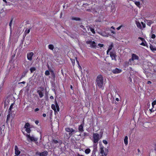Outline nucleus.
<instances>
[{"mask_svg": "<svg viewBox=\"0 0 156 156\" xmlns=\"http://www.w3.org/2000/svg\"><path fill=\"white\" fill-rule=\"evenodd\" d=\"M96 85L100 88H103V79L101 75H98L96 78Z\"/></svg>", "mask_w": 156, "mask_h": 156, "instance_id": "nucleus-1", "label": "nucleus"}, {"mask_svg": "<svg viewBox=\"0 0 156 156\" xmlns=\"http://www.w3.org/2000/svg\"><path fill=\"white\" fill-rule=\"evenodd\" d=\"M101 137H100L99 134L97 133H94L93 135V141L94 143V147L96 146L99 140Z\"/></svg>", "mask_w": 156, "mask_h": 156, "instance_id": "nucleus-2", "label": "nucleus"}, {"mask_svg": "<svg viewBox=\"0 0 156 156\" xmlns=\"http://www.w3.org/2000/svg\"><path fill=\"white\" fill-rule=\"evenodd\" d=\"M55 105L54 104H52L51 105V108L53 109L55 112L57 111V112H59V106L56 100L55 101Z\"/></svg>", "mask_w": 156, "mask_h": 156, "instance_id": "nucleus-3", "label": "nucleus"}, {"mask_svg": "<svg viewBox=\"0 0 156 156\" xmlns=\"http://www.w3.org/2000/svg\"><path fill=\"white\" fill-rule=\"evenodd\" d=\"M86 43L87 44L90 45V47L92 48L96 49L97 48V44L94 41H87L86 42Z\"/></svg>", "mask_w": 156, "mask_h": 156, "instance_id": "nucleus-4", "label": "nucleus"}, {"mask_svg": "<svg viewBox=\"0 0 156 156\" xmlns=\"http://www.w3.org/2000/svg\"><path fill=\"white\" fill-rule=\"evenodd\" d=\"M65 130L67 132H69V136H71L73 134L76 132V131L72 128H66Z\"/></svg>", "mask_w": 156, "mask_h": 156, "instance_id": "nucleus-5", "label": "nucleus"}, {"mask_svg": "<svg viewBox=\"0 0 156 156\" xmlns=\"http://www.w3.org/2000/svg\"><path fill=\"white\" fill-rule=\"evenodd\" d=\"M39 88L40 90H37V92L38 94L40 97V98H42L44 96L43 93L42 92L44 91V88L42 87H40L38 89H39Z\"/></svg>", "mask_w": 156, "mask_h": 156, "instance_id": "nucleus-6", "label": "nucleus"}, {"mask_svg": "<svg viewBox=\"0 0 156 156\" xmlns=\"http://www.w3.org/2000/svg\"><path fill=\"white\" fill-rule=\"evenodd\" d=\"M141 24L142 25V27L140 23L139 22H136V24L137 27L140 29H143V28H144L146 27L145 24L143 22H141Z\"/></svg>", "mask_w": 156, "mask_h": 156, "instance_id": "nucleus-7", "label": "nucleus"}, {"mask_svg": "<svg viewBox=\"0 0 156 156\" xmlns=\"http://www.w3.org/2000/svg\"><path fill=\"white\" fill-rule=\"evenodd\" d=\"M139 59L138 56L136 54H133L132 56V58L130 59L129 61L131 63V61H133L135 60H138Z\"/></svg>", "mask_w": 156, "mask_h": 156, "instance_id": "nucleus-8", "label": "nucleus"}, {"mask_svg": "<svg viewBox=\"0 0 156 156\" xmlns=\"http://www.w3.org/2000/svg\"><path fill=\"white\" fill-rule=\"evenodd\" d=\"M36 154L40 156H47L48 154V152L45 151L42 152H37Z\"/></svg>", "mask_w": 156, "mask_h": 156, "instance_id": "nucleus-9", "label": "nucleus"}, {"mask_svg": "<svg viewBox=\"0 0 156 156\" xmlns=\"http://www.w3.org/2000/svg\"><path fill=\"white\" fill-rule=\"evenodd\" d=\"M110 56L112 60H115L116 61L115 57L116 56V53L115 51L111 52L110 53Z\"/></svg>", "mask_w": 156, "mask_h": 156, "instance_id": "nucleus-10", "label": "nucleus"}, {"mask_svg": "<svg viewBox=\"0 0 156 156\" xmlns=\"http://www.w3.org/2000/svg\"><path fill=\"white\" fill-rule=\"evenodd\" d=\"M27 136L29 138L31 141H37L38 139L34 137L33 136H30V134H27Z\"/></svg>", "mask_w": 156, "mask_h": 156, "instance_id": "nucleus-11", "label": "nucleus"}, {"mask_svg": "<svg viewBox=\"0 0 156 156\" xmlns=\"http://www.w3.org/2000/svg\"><path fill=\"white\" fill-rule=\"evenodd\" d=\"M34 54L33 52L28 53L27 54V58L28 60L31 61L32 60V57Z\"/></svg>", "mask_w": 156, "mask_h": 156, "instance_id": "nucleus-12", "label": "nucleus"}, {"mask_svg": "<svg viewBox=\"0 0 156 156\" xmlns=\"http://www.w3.org/2000/svg\"><path fill=\"white\" fill-rule=\"evenodd\" d=\"M15 154L16 155H20V151L19 150L17 146L16 145L15 146Z\"/></svg>", "mask_w": 156, "mask_h": 156, "instance_id": "nucleus-13", "label": "nucleus"}, {"mask_svg": "<svg viewBox=\"0 0 156 156\" xmlns=\"http://www.w3.org/2000/svg\"><path fill=\"white\" fill-rule=\"evenodd\" d=\"M122 70L121 69H119L117 68H115V69L112 70V72L114 74H117L121 73Z\"/></svg>", "mask_w": 156, "mask_h": 156, "instance_id": "nucleus-14", "label": "nucleus"}, {"mask_svg": "<svg viewBox=\"0 0 156 156\" xmlns=\"http://www.w3.org/2000/svg\"><path fill=\"white\" fill-rule=\"evenodd\" d=\"M100 153L102 154V155L103 156V154H104V156H106L107 155V153H104V147H101L100 148Z\"/></svg>", "mask_w": 156, "mask_h": 156, "instance_id": "nucleus-15", "label": "nucleus"}, {"mask_svg": "<svg viewBox=\"0 0 156 156\" xmlns=\"http://www.w3.org/2000/svg\"><path fill=\"white\" fill-rule=\"evenodd\" d=\"M133 2H134L135 4L139 8H140L141 7V4L140 2L139 1H134Z\"/></svg>", "mask_w": 156, "mask_h": 156, "instance_id": "nucleus-16", "label": "nucleus"}, {"mask_svg": "<svg viewBox=\"0 0 156 156\" xmlns=\"http://www.w3.org/2000/svg\"><path fill=\"white\" fill-rule=\"evenodd\" d=\"M145 22L147 23V24L150 26L151 25L154 23V22L151 20H146Z\"/></svg>", "mask_w": 156, "mask_h": 156, "instance_id": "nucleus-17", "label": "nucleus"}, {"mask_svg": "<svg viewBox=\"0 0 156 156\" xmlns=\"http://www.w3.org/2000/svg\"><path fill=\"white\" fill-rule=\"evenodd\" d=\"M83 125L82 124H81L78 127V130L79 131L82 132L83 131Z\"/></svg>", "mask_w": 156, "mask_h": 156, "instance_id": "nucleus-18", "label": "nucleus"}, {"mask_svg": "<svg viewBox=\"0 0 156 156\" xmlns=\"http://www.w3.org/2000/svg\"><path fill=\"white\" fill-rule=\"evenodd\" d=\"M91 10H92V12L94 13H97L98 8L97 7H96V8H91Z\"/></svg>", "mask_w": 156, "mask_h": 156, "instance_id": "nucleus-19", "label": "nucleus"}, {"mask_svg": "<svg viewBox=\"0 0 156 156\" xmlns=\"http://www.w3.org/2000/svg\"><path fill=\"white\" fill-rule=\"evenodd\" d=\"M48 48L49 49L53 51L54 48V46L53 44H50L48 45Z\"/></svg>", "mask_w": 156, "mask_h": 156, "instance_id": "nucleus-20", "label": "nucleus"}, {"mask_svg": "<svg viewBox=\"0 0 156 156\" xmlns=\"http://www.w3.org/2000/svg\"><path fill=\"white\" fill-rule=\"evenodd\" d=\"M128 137L127 136H126L124 139V142L126 145H127L128 144Z\"/></svg>", "mask_w": 156, "mask_h": 156, "instance_id": "nucleus-21", "label": "nucleus"}, {"mask_svg": "<svg viewBox=\"0 0 156 156\" xmlns=\"http://www.w3.org/2000/svg\"><path fill=\"white\" fill-rule=\"evenodd\" d=\"M150 48L152 51H156V48H155V47L151 45H150Z\"/></svg>", "mask_w": 156, "mask_h": 156, "instance_id": "nucleus-22", "label": "nucleus"}, {"mask_svg": "<svg viewBox=\"0 0 156 156\" xmlns=\"http://www.w3.org/2000/svg\"><path fill=\"white\" fill-rule=\"evenodd\" d=\"M72 20H75L76 21H80L81 19L79 18L78 17H72L71 19Z\"/></svg>", "mask_w": 156, "mask_h": 156, "instance_id": "nucleus-23", "label": "nucleus"}, {"mask_svg": "<svg viewBox=\"0 0 156 156\" xmlns=\"http://www.w3.org/2000/svg\"><path fill=\"white\" fill-rule=\"evenodd\" d=\"M36 69L34 67H31L30 69V72L31 73H33L34 71H35Z\"/></svg>", "mask_w": 156, "mask_h": 156, "instance_id": "nucleus-24", "label": "nucleus"}, {"mask_svg": "<svg viewBox=\"0 0 156 156\" xmlns=\"http://www.w3.org/2000/svg\"><path fill=\"white\" fill-rule=\"evenodd\" d=\"M113 47V43H111V44L110 45H109V47L108 48V49H109V50H111L112 49V48Z\"/></svg>", "mask_w": 156, "mask_h": 156, "instance_id": "nucleus-25", "label": "nucleus"}, {"mask_svg": "<svg viewBox=\"0 0 156 156\" xmlns=\"http://www.w3.org/2000/svg\"><path fill=\"white\" fill-rule=\"evenodd\" d=\"M90 149L88 148L86 149L85 151V153L87 154H88L90 152Z\"/></svg>", "mask_w": 156, "mask_h": 156, "instance_id": "nucleus-26", "label": "nucleus"}, {"mask_svg": "<svg viewBox=\"0 0 156 156\" xmlns=\"http://www.w3.org/2000/svg\"><path fill=\"white\" fill-rule=\"evenodd\" d=\"M30 124L29 123H26L25 124V125L24 126V128H29L28 127L30 126Z\"/></svg>", "mask_w": 156, "mask_h": 156, "instance_id": "nucleus-27", "label": "nucleus"}, {"mask_svg": "<svg viewBox=\"0 0 156 156\" xmlns=\"http://www.w3.org/2000/svg\"><path fill=\"white\" fill-rule=\"evenodd\" d=\"M129 62L130 63L129 61V62H126L124 63V66L126 67H127L129 66Z\"/></svg>", "mask_w": 156, "mask_h": 156, "instance_id": "nucleus-28", "label": "nucleus"}, {"mask_svg": "<svg viewBox=\"0 0 156 156\" xmlns=\"http://www.w3.org/2000/svg\"><path fill=\"white\" fill-rule=\"evenodd\" d=\"M152 108L150 109V110L151 112H153L154 111L156 110V108H154V106H152Z\"/></svg>", "mask_w": 156, "mask_h": 156, "instance_id": "nucleus-29", "label": "nucleus"}, {"mask_svg": "<svg viewBox=\"0 0 156 156\" xmlns=\"http://www.w3.org/2000/svg\"><path fill=\"white\" fill-rule=\"evenodd\" d=\"M10 114L9 113L7 116V119H6V122H8V121H9L10 118Z\"/></svg>", "mask_w": 156, "mask_h": 156, "instance_id": "nucleus-30", "label": "nucleus"}, {"mask_svg": "<svg viewBox=\"0 0 156 156\" xmlns=\"http://www.w3.org/2000/svg\"><path fill=\"white\" fill-rule=\"evenodd\" d=\"M90 31L91 32H92L94 34H95V32L94 31V29L92 28V27H90Z\"/></svg>", "mask_w": 156, "mask_h": 156, "instance_id": "nucleus-31", "label": "nucleus"}, {"mask_svg": "<svg viewBox=\"0 0 156 156\" xmlns=\"http://www.w3.org/2000/svg\"><path fill=\"white\" fill-rule=\"evenodd\" d=\"M13 105V104H12L11 105H10L9 108V109L8 111H9V113L10 112L12 108Z\"/></svg>", "mask_w": 156, "mask_h": 156, "instance_id": "nucleus-32", "label": "nucleus"}, {"mask_svg": "<svg viewBox=\"0 0 156 156\" xmlns=\"http://www.w3.org/2000/svg\"><path fill=\"white\" fill-rule=\"evenodd\" d=\"M26 130L28 133H30L31 131L30 128H26Z\"/></svg>", "mask_w": 156, "mask_h": 156, "instance_id": "nucleus-33", "label": "nucleus"}, {"mask_svg": "<svg viewBox=\"0 0 156 156\" xmlns=\"http://www.w3.org/2000/svg\"><path fill=\"white\" fill-rule=\"evenodd\" d=\"M45 74L46 76H48L50 74L48 70L45 71Z\"/></svg>", "mask_w": 156, "mask_h": 156, "instance_id": "nucleus-34", "label": "nucleus"}, {"mask_svg": "<svg viewBox=\"0 0 156 156\" xmlns=\"http://www.w3.org/2000/svg\"><path fill=\"white\" fill-rule=\"evenodd\" d=\"M12 20H13V19H12L10 21V22L9 23V26H10V29H12L11 25L12 24Z\"/></svg>", "mask_w": 156, "mask_h": 156, "instance_id": "nucleus-35", "label": "nucleus"}, {"mask_svg": "<svg viewBox=\"0 0 156 156\" xmlns=\"http://www.w3.org/2000/svg\"><path fill=\"white\" fill-rule=\"evenodd\" d=\"M80 27L84 30V31H85L86 32H87L86 29L84 27L83 25H80Z\"/></svg>", "mask_w": 156, "mask_h": 156, "instance_id": "nucleus-36", "label": "nucleus"}, {"mask_svg": "<svg viewBox=\"0 0 156 156\" xmlns=\"http://www.w3.org/2000/svg\"><path fill=\"white\" fill-rule=\"evenodd\" d=\"M52 142L54 144H57V143H58L59 142L57 140H55V139H54V140H53L52 141Z\"/></svg>", "mask_w": 156, "mask_h": 156, "instance_id": "nucleus-37", "label": "nucleus"}, {"mask_svg": "<svg viewBox=\"0 0 156 156\" xmlns=\"http://www.w3.org/2000/svg\"><path fill=\"white\" fill-rule=\"evenodd\" d=\"M156 101L155 100L154 101H153L152 103V106H154L156 105Z\"/></svg>", "mask_w": 156, "mask_h": 156, "instance_id": "nucleus-38", "label": "nucleus"}, {"mask_svg": "<svg viewBox=\"0 0 156 156\" xmlns=\"http://www.w3.org/2000/svg\"><path fill=\"white\" fill-rule=\"evenodd\" d=\"M98 46L100 48H102L104 46V44H98Z\"/></svg>", "mask_w": 156, "mask_h": 156, "instance_id": "nucleus-39", "label": "nucleus"}, {"mask_svg": "<svg viewBox=\"0 0 156 156\" xmlns=\"http://www.w3.org/2000/svg\"><path fill=\"white\" fill-rule=\"evenodd\" d=\"M138 39H139L141 40L142 41H144V38L139 37H138Z\"/></svg>", "mask_w": 156, "mask_h": 156, "instance_id": "nucleus-40", "label": "nucleus"}, {"mask_svg": "<svg viewBox=\"0 0 156 156\" xmlns=\"http://www.w3.org/2000/svg\"><path fill=\"white\" fill-rule=\"evenodd\" d=\"M156 36L154 34H152L151 35V37L153 39H154L155 38Z\"/></svg>", "mask_w": 156, "mask_h": 156, "instance_id": "nucleus-41", "label": "nucleus"}, {"mask_svg": "<svg viewBox=\"0 0 156 156\" xmlns=\"http://www.w3.org/2000/svg\"><path fill=\"white\" fill-rule=\"evenodd\" d=\"M76 61L78 64V66H79V67L80 68H81V67L79 65V62H78V61L77 60V58H76Z\"/></svg>", "mask_w": 156, "mask_h": 156, "instance_id": "nucleus-42", "label": "nucleus"}, {"mask_svg": "<svg viewBox=\"0 0 156 156\" xmlns=\"http://www.w3.org/2000/svg\"><path fill=\"white\" fill-rule=\"evenodd\" d=\"M103 142L105 144H108L107 141L106 140H103Z\"/></svg>", "mask_w": 156, "mask_h": 156, "instance_id": "nucleus-43", "label": "nucleus"}, {"mask_svg": "<svg viewBox=\"0 0 156 156\" xmlns=\"http://www.w3.org/2000/svg\"><path fill=\"white\" fill-rule=\"evenodd\" d=\"M30 32V29H29L28 30H26L25 32H26L27 34H28Z\"/></svg>", "mask_w": 156, "mask_h": 156, "instance_id": "nucleus-44", "label": "nucleus"}, {"mask_svg": "<svg viewBox=\"0 0 156 156\" xmlns=\"http://www.w3.org/2000/svg\"><path fill=\"white\" fill-rule=\"evenodd\" d=\"M140 45L144 46H146L145 43L143 41L142 43H141V44H140Z\"/></svg>", "mask_w": 156, "mask_h": 156, "instance_id": "nucleus-45", "label": "nucleus"}, {"mask_svg": "<svg viewBox=\"0 0 156 156\" xmlns=\"http://www.w3.org/2000/svg\"><path fill=\"white\" fill-rule=\"evenodd\" d=\"M122 25H121L119 27H117V30H120V28H121V27H122Z\"/></svg>", "mask_w": 156, "mask_h": 156, "instance_id": "nucleus-46", "label": "nucleus"}, {"mask_svg": "<svg viewBox=\"0 0 156 156\" xmlns=\"http://www.w3.org/2000/svg\"><path fill=\"white\" fill-rule=\"evenodd\" d=\"M83 134L84 135V136H88V134L86 133H84Z\"/></svg>", "mask_w": 156, "mask_h": 156, "instance_id": "nucleus-47", "label": "nucleus"}, {"mask_svg": "<svg viewBox=\"0 0 156 156\" xmlns=\"http://www.w3.org/2000/svg\"><path fill=\"white\" fill-rule=\"evenodd\" d=\"M151 81H148L147 82V84H151Z\"/></svg>", "mask_w": 156, "mask_h": 156, "instance_id": "nucleus-48", "label": "nucleus"}, {"mask_svg": "<svg viewBox=\"0 0 156 156\" xmlns=\"http://www.w3.org/2000/svg\"><path fill=\"white\" fill-rule=\"evenodd\" d=\"M25 74H23V75H22V76H21V79H22V78H23L24 77V76H25Z\"/></svg>", "mask_w": 156, "mask_h": 156, "instance_id": "nucleus-49", "label": "nucleus"}, {"mask_svg": "<svg viewBox=\"0 0 156 156\" xmlns=\"http://www.w3.org/2000/svg\"><path fill=\"white\" fill-rule=\"evenodd\" d=\"M35 123L36 124H38V123H39V121L37 120H36L35 121Z\"/></svg>", "mask_w": 156, "mask_h": 156, "instance_id": "nucleus-50", "label": "nucleus"}, {"mask_svg": "<svg viewBox=\"0 0 156 156\" xmlns=\"http://www.w3.org/2000/svg\"><path fill=\"white\" fill-rule=\"evenodd\" d=\"M71 61H72V63H73V65H74V62H75L74 60H71Z\"/></svg>", "mask_w": 156, "mask_h": 156, "instance_id": "nucleus-51", "label": "nucleus"}, {"mask_svg": "<svg viewBox=\"0 0 156 156\" xmlns=\"http://www.w3.org/2000/svg\"><path fill=\"white\" fill-rule=\"evenodd\" d=\"M39 108H36L35 109V112H37V111H39Z\"/></svg>", "mask_w": 156, "mask_h": 156, "instance_id": "nucleus-52", "label": "nucleus"}, {"mask_svg": "<svg viewBox=\"0 0 156 156\" xmlns=\"http://www.w3.org/2000/svg\"><path fill=\"white\" fill-rule=\"evenodd\" d=\"M25 82H24V81H23L22 82H20V83H19V84H20V83H23V84H25Z\"/></svg>", "mask_w": 156, "mask_h": 156, "instance_id": "nucleus-53", "label": "nucleus"}, {"mask_svg": "<svg viewBox=\"0 0 156 156\" xmlns=\"http://www.w3.org/2000/svg\"><path fill=\"white\" fill-rule=\"evenodd\" d=\"M50 98L51 99H54V97L53 96H51L50 97Z\"/></svg>", "mask_w": 156, "mask_h": 156, "instance_id": "nucleus-54", "label": "nucleus"}, {"mask_svg": "<svg viewBox=\"0 0 156 156\" xmlns=\"http://www.w3.org/2000/svg\"><path fill=\"white\" fill-rule=\"evenodd\" d=\"M91 9H86V11H88V12H91Z\"/></svg>", "mask_w": 156, "mask_h": 156, "instance_id": "nucleus-55", "label": "nucleus"}, {"mask_svg": "<svg viewBox=\"0 0 156 156\" xmlns=\"http://www.w3.org/2000/svg\"><path fill=\"white\" fill-rule=\"evenodd\" d=\"M70 88L71 89L73 90V86L72 85H70Z\"/></svg>", "mask_w": 156, "mask_h": 156, "instance_id": "nucleus-56", "label": "nucleus"}, {"mask_svg": "<svg viewBox=\"0 0 156 156\" xmlns=\"http://www.w3.org/2000/svg\"><path fill=\"white\" fill-rule=\"evenodd\" d=\"M43 116L44 117H45L46 116V114L45 113H44L43 114Z\"/></svg>", "mask_w": 156, "mask_h": 156, "instance_id": "nucleus-57", "label": "nucleus"}, {"mask_svg": "<svg viewBox=\"0 0 156 156\" xmlns=\"http://www.w3.org/2000/svg\"><path fill=\"white\" fill-rule=\"evenodd\" d=\"M110 50H109V49H108V50H107V54H108V52H109V51H110Z\"/></svg>", "mask_w": 156, "mask_h": 156, "instance_id": "nucleus-58", "label": "nucleus"}, {"mask_svg": "<svg viewBox=\"0 0 156 156\" xmlns=\"http://www.w3.org/2000/svg\"><path fill=\"white\" fill-rule=\"evenodd\" d=\"M129 80L130 81V82H131L132 81V79L131 78H129Z\"/></svg>", "mask_w": 156, "mask_h": 156, "instance_id": "nucleus-59", "label": "nucleus"}, {"mask_svg": "<svg viewBox=\"0 0 156 156\" xmlns=\"http://www.w3.org/2000/svg\"><path fill=\"white\" fill-rule=\"evenodd\" d=\"M77 156H84L82 155H80L79 154H78Z\"/></svg>", "mask_w": 156, "mask_h": 156, "instance_id": "nucleus-60", "label": "nucleus"}, {"mask_svg": "<svg viewBox=\"0 0 156 156\" xmlns=\"http://www.w3.org/2000/svg\"><path fill=\"white\" fill-rule=\"evenodd\" d=\"M115 99H116V100L118 101H119V99L118 98H116Z\"/></svg>", "mask_w": 156, "mask_h": 156, "instance_id": "nucleus-61", "label": "nucleus"}, {"mask_svg": "<svg viewBox=\"0 0 156 156\" xmlns=\"http://www.w3.org/2000/svg\"><path fill=\"white\" fill-rule=\"evenodd\" d=\"M3 1L4 2H5V3H7V2L6 0H3Z\"/></svg>", "mask_w": 156, "mask_h": 156, "instance_id": "nucleus-62", "label": "nucleus"}, {"mask_svg": "<svg viewBox=\"0 0 156 156\" xmlns=\"http://www.w3.org/2000/svg\"><path fill=\"white\" fill-rule=\"evenodd\" d=\"M111 28H112L113 29H115L114 27H113V26L112 27H111Z\"/></svg>", "mask_w": 156, "mask_h": 156, "instance_id": "nucleus-63", "label": "nucleus"}, {"mask_svg": "<svg viewBox=\"0 0 156 156\" xmlns=\"http://www.w3.org/2000/svg\"><path fill=\"white\" fill-rule=\"evenodd\" d=\"M84 5V4H83V5ZM85 5H88V4H87V3H86V4H85Z\"/></svg>", "mask_w": 156, "mask_h": 156, "instance_id": "nucleus-64", "label": "nucleus"}]
</instances>
